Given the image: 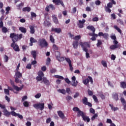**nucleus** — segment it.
<instances>
[{
    "label": "nucleus",
    "instance_id": "obj_22",
    "mask_svg": "<svg viewBox=\"0 0 126 126\" xmlns=\"http://www.w3.org/2000/svg\"><path fill=\"white\" fill-rule=\"evenodd\" d=\"M30 29V33L31 34H34L35 33V29L34 28V26H30L29 27Z\"/></svg>",
    "mask_w": 126,
    "mask_h": 126
},
{
    "label": "nucleus",
    "instance_id": "obj_31",
    "mask_svg": "<svg viewBox=\"0 0 126 126\" xmlns=\"http://www.w3.org/2000/svg\"><path fill=\"white\" fill-rule=\"evenodd\" d=\"M30 10H31V8L30 7H26L23 8V11H28V12H30Z\"/></svg>",
    "mask_w": 126,
    "mask_h": 126
},
{
    "label": "nucleus",
    "instance_id": "obj_62",
    "mask_svg": "<svg viewBox=\"0 0 126 126\" xmlns=\"http://www.w3.org/2000/svg\"><path fill=\"white\" fill-rule=\"evenodd\" d=\"M35 98L36 99H39L41 97V94H37L34 96Z\"/></svg>",
    "mask_w": 126,
    "mask_h": 126
},
{
    "label": "nucleus",
    "instance_id": "obj_57",
    "mask_svg": "<svg viewBox=\"0 0 126 126\" xmlns=\"http://www.w3.org/2000/svg\"><path fill=\"white\" fill-rule=\"evenodd\" d=\"M101 64H102L104 67H107V63L106 62L104 61H101Z\"/></svg>",
    "mask_w": 126,
    "mask_h": 126
},
{
    "label": "nucleus",
    "instance_id": "obj_14",
    "mask_svg": "<svg viewBox=\"0 0 126 126\" xmlns=\"http://www.w3.org/2000/svg\"><path fill=\"white\" fill-rule=\"evenodd\" d=\"M57 113L58 116L61 118V119H64V114L62 111H57Z\"/></svg>",
    "mask_w": 126,
    "mask_h": 126
},
{
    "label": "nucleus",
    "instance_id": "obj_19",
    "mask_svg": "<svg viewBox=\"0 0 126 126\" xmlns=\"http://www.w3.org/2000/svg\"><path fill=\"white\" fill-rule=\"evenodd\" d=\"M87 28L88 30L92 31V32H95V31H96V29L93 26H88Z\"/></svg>",
    "mask_w": 126,
    "mask_h": 126
},
{
    "label": "nucleus",
    "instance_id": "obj_41",
    "mask_svg": "<svg viewBox=\"0 0 126 126\" xmlns=\"http://www.w3.org/2000/svg\"><path fill=\"white\" fill-rule=\"evenodd\" d=\"M30 42L31 43H37V40L35 39L33 37L30 38Z\"/></svg>",
    "mask_w": 126,
    "mask_h": 126
},
{
    "label": "nucleus",
    "instance_id": "obj_15",
    "mask_svg": "<svg viewBox=\"0 0 126 126\" xmlns=\"http://www.w3.org/2000/svg\"><path fill=\"white\" fill-rule=\"evenodd\" d=\"M31 55L32 56V58H33L34 60H36L37 58V52L35 50H33L31 51Z\"/></svg>",
    "mask_w": 126,
    "mask_h": 126
},
{
    "label": "nucleus",
    "instance_id": "obj_50",
    "mask_svg": "<svg viewBox=\"0 0 126 126\" xmlns=\"http://www.w3.org/2000/svg\"><path fill=\"white\" fill-rule=\"evenodd\" d=\"M44 18L45 19H50V16H49V14L48 13L44 14Z\"/></svg>",
    "mask_w": 126,
    "mask_h": 126
},
{
    "label": "nucleus",
    "instance_id": "obj_17",
    "mask_svg": "<svg viewBox=\"0 0 126 126\" xmlns=\"http://www.w3.org/2000/svg\"><path fill=\"white\" fill-rule=\"evenodd\" d=\"M19 30L22 32V33H26L27 32V30L26 28L23 27H20L19 28Z\"/></svg>",
    "mask_w": 126,
    "mask_h": 126
},
{
    "label": "nucleus",
    "instance_id": "obj_26",
    "mask_svg": "<svg viewBox=\"0 0 126 126\" xmlns=\"http://www.w3.org/2000/svg\"><path fill=\"white\" fill-rule=\"evenodd\" d=\"M44 26L50 27L51 26V23L49 21L46 20L44 22Z\"/></svg>",
    "mask_w": 126,
    "mask_h": 126
},
{
    "label": "nucleus",
    "instance_id": "obj_61",
    "mask_svg": "<svg viewBox=\"0 0 126 126\" xmlns=\"http://www.w3.org/2000/svg\"><path fill=\"white\" fill-rule=\"evenodd\" d=\"M108 36H109V34L107 33H103V37L104 38V39H108Z\"/></svg>",
    "mask_w": 126,
    "mask_h": 126
},
{
    "label": "nucleus",
    "instance_id": "obj_28",
    "mask_svg": "<svg viewBox=\"0 0 126 126\" xmlns=\"http://www.w3.org/2000/svg\"><path fill=\"white\" fill-rule=\"evenodd\" d=\"M120 101H121V103H122L123 106L126 104V99H125V98H124L123 97H121Z\"/></svg>",
    "mask_w": 126,
    "mask_h": 126
},
{
    "label": "nucleus",
    "instance_id": "obj_30",
    "mask_svg": "<svg viewBox=\"0 0 126 126\" xmlns=\"http://www.w3.org/2000/svg\"><path fill=\"white\" fill-rule=\"evenodd\" d=\"M55 55L56 57V59H59L61 57V52L59 51H55Z\"/></svg>",
    "mask_w": 126,
    "mask_h": 126
},
{
    "label": "nucleus",
    "instance_id": "obj_21",
    "mask_svg": "<svg viewBox=\"0 0 126 126\" xmlns=\"http://www.w3.org/2000/svg\"><path fill=\"white\" fill-rule=\"evenodd\" d=\"M82 119L83 121L85 122H87V123H89V122H90V118H89L88 116H85V115H84L83 117H82Z\"/></svg>",
    "mask_w": 126,
    "mask_h": 126
},
{
    "label": "nucleus",
    "instance_id": "obj_24",
    "mask_svg": "<svg viewBox=\"0 0 126 126\" xmlns=\"http://www.w3.org/2000/svg\"><path fill=\"white\" fill-rule=\"evenodd\" d=\"M15 76L17 78H20L21 77H22V73H21L19 71H17L15 73Z\"/></svg>",
    "mask_w": 126,
    "mask_h": 126
},
{
    "label": "nucleus",
    "instance_id": "obj_34",
    "mask_svg": "<svg viewBox=\"0 0 126 126\" xmlns=\"http://www.w3.org/2000/svg\"><path fill=\"white\" fill-rule=\"evenodd\" d=\"M54 76L55 78H58L59 79H61L62 80H63L64 79V78L62 76L56 75Z\"/></svg>",
    "mask_w": 126,
    "mask_h": 126
},
{
    "label": "nucleus",
    "instance_id": "obj_2",
    "mask_svg": "<svg viewBox=\"0 0 126 126\" xmlns=\"http://www.w3.org/2000/svg\"><path fill=\"white\" fill-rule=\"evenodd\" d=\"M10 83L11 85L12 86L13 88L16 90V91H21L22 89L24 88V85H22V86L20 87H18L17 86H16L14 84V81H12V80L10 79Z\"/></svg>",
    "mask_w": 126,
    "mask_h": 126
},
{
    "label": "nucleus",
    "instance_id": "obj_43",
    "mask_svg": "<svg viewBox=\"0 0 126 126\" xmlns=\"http://www.w3.org/2000/svg\"><path fill=\"white\" fill-rule=\"evenodd\" d=\"M52 48L54 51L59 50V47L56 44H53Z\"/></svg>",
    "mask_w": 126,
    "mask_h": 126
},
{
    "label": "nucleus",
    "instance_id": "obj_8",
    "mask_svg": "<svg viewBox=\"0 0 126 126\" xmlns=\"http://www.w3.org/2000/svg\"><path fill=\"white\" fill-rule=\"evenodd\" d=\"M66 62L68 63L70 71H73V67L71 64V60L69 58H65Z\"/></svg>",
    "mask_w": 126,
    "mask_h": 126
},
{
    "label": "nucleus",
    "instance_id": "obj_12",
    "mask_svg": "<svg viewBox=\"0 0 126 126\" xmlns=\"http://www.w3.org/2000/svg\"><path fill=\"white\" fill-rule=\"evenodd\" d=\"M52 32H55V33H57V34H60L62 32V29L61 28H52L51 29Z\"/></svg>",
    "mask_w": 126,
    "mask_h": 126
},
{
    "label": "nucleus",
    "instance_id": "obj_47",
    "mask_svg": "<svg viewBox=\"0 0 126 126\" xmlns=\"http://www.w3.org/2000/svg\"><path fill=\"white\" fill-rule=\"evenodd\" d=\"M58 91H59V92H60V93H62V94H65V93H66V92H65V90L64 89H59Z\"/></svg>",
    "mask_w": 126,
    "mask_h": 126
},
{
    "label": "nucleus",
    "instance_id": "obj_1",
    "mask_svg": "<svg viewBox=\"0 0 126 126\" xmlns=\"http://www.w3.org/2000/svg\"><path fill=\"white\" fill-rule=\"evenodd\" d=\"M23 37V34L21 33L20 34H16L15 33H11L10 34V38L12 39V43L11 44V47L13 49V50L15 52H20V49L19 48V46L17 44H16V42L19 41V40H21V38Z\"/></svg>",
    "mask_w": 126,
    "mask_h": 126
},
{
    "label": "nucleus",
    "instance_id": "obj_58",
    "mask_svg": "<svg viewBox=\"0 0 126 126\" xmlns=\"http://www.w3.org/2000/svg\"><path fill=\"white\" fill-rule=\"evenodd\" d=\"M92 21L94 22L98 21H99V18L98 17H95L93 18Z\"/></svg>",
    "mask_w": 126,
    "mask_h": 126
},
{
    "label": "nucleus",
    "instance_id": "obj_40",
    "mask_svg": "<svg viewBox=\"0 0 126 126\" xmlns=\"http://www.w3.org/2000/svg\"><path fill=\"white\" fill-rule=\"evenodd\" d=\"M50 40L51 41V43L55 44V38H54V36H53V35L50 36Z\"/></svg>",
    "mask_w": 126,
    "mask_h": 126
},
{
    "label": "nucleus",
    "instance_id": "obj_13",
    "mask_svg": "<svg viewBox=\"0 0 126 126\" xmlns=\"http://www.w3.org/2000/svg\"><path fill=\"white\" fill-rule=\"evenodd\" d=\"M42 82H44V84H45V85H50V81H49L48 80V79H47V78L46 77H43V80L41 82V83Z\"/></svg>",
    "mask_w": 126,
    "mask_h": 126
},
{
    "label": "nucleus",
    "instance_id": "obj_6",
    "mask_svg": "<svg viewBox=\"0 0 126 126\" xmlns=\"http://www.w3.org/2000/svg\"><path fill=\"white\" fill-rule=\"evenodd\" d=\"M89 82H91V84H93V79L90 76H88V78H87L83 81V83L85 85H87Z\"/></svg>",
    "mask_w": 126,
    "mask_h": 126
},
{
    "label": "nucleus",
    "instance_id": "obj_54",
    "mask_svg": "<svg viewBox=\"0 0 126 126\" xmlns=\"http://www.w3.org/2000/svg\"><path fill=\"white\" fill-rule=\"evenodd\" d=\"M80 110L79 109V108L77 107H74L73 108V111H74V112H78Z\"/></svg>",
    "mask_w": 126,
    "mask_h": 126
},
{
    "label": "nucleus",
    "instance_id": "obj_7",
    "mask_svg": "<svg viewBox=\"0 0 126 126\" xmlns=\"http://www.w3.org/2000/svg\"><path fill=\"white\" fill-rule=\"evenodd\" d=\"M43 77H44V73L42 71H39L38 72V76L36 77L37 81H41L43 80Z\"/></svg>",
    "mask_w": 126,
    "mask_h": 126
},
{
    "label": "nucleus",
    "instance_id": "obj_27",
    "mask_svg": "<svg viewBox=\"0 0 126 126\" xmlns=\"http://www.w3.org/2000/svg\"><path fill=\"white\" fill-rule=\"evenodd\" d=\"M117 48H119V45H112L110 46V50H116Z\"/></svg>",
    "mask_w": 126,
    "mask_h": 126
},
{
    "label": "nucleus",
    "instance_id": "obj_42",
    "mask_svg": "<svg viewBox=\"0 0 126 126\" xmlns=\"http://www.w3.org/2000/svg\"><path fill=\"white\" fill-rule=\"evenodd\" d=\"M99 96L102 99H104L105 98V95L103 94V93L101 92L99 94Z\"/></svg>",
    "mask_w": 126,
    "mask_h": 126
},
{
    "label": "nucleus",
    "instance_id": "obj_63",
    "mask_svg": "<svg viewBox=\"0 0 126 126\" xmlns=\"http://www.w3.org/2000/svg\"><path fill=\"white\" fill-rule=\"evenodd\" d=\"M90 112L92 114H95V110H94V109H93V108H90Z\"/></svg>",
    "mask_w": 126,
    "mask_h": 126
},
{
    "label": "nucleus",
    "instance_id": "obj_56",
    "mask_svg": "<svg viewBox=\"0 0 126 126\" xmlns=\"http://www.w3.org/2000/svg\"><path fill=\"white\" fill-rule=\"evenodd\" d=\"M4 93L6 95H9V90L8 89H5L4 90Z\"/></svg>",
    "mask_w": 126,
    "mask_h": 126
},
{
    "label": "nucleus",
    "instance_id": "obj_5",
    "mask_svg": "<svg viewBox=\"0 0 126 126\" xmlns=\"http://www.w3.org/2000/svg\"><path fill=\"white\" fill-rule=\"evenodd\" d=\"M33 107L34 108H35V109H36L37 110L40 109V111H43V110L45 109V103H36L33 104Z\"/></svg>",
    "mask_w": 126,
    "mask_h": 126
},
{
    "label": "nucleus",
    "instance_id": "obj_29",
    "mask_svg": "<svg viewBox=\"0 0 126 126\" xmlns=\"http://www.w3.org/2000/svg\"><path fill=\"white\" fill-rule=\"evenodd\" d=\"M83 104H85L86 105H87V103H88V98L86 97H84V99H82Z\"/></svg>",
    "mask_w": 126,
    "mask_h": 126
},
{
    "label": "nucleus",
    "instance_id": "obj_39",
    "mask_svg": "<svg viewBox=\"0 0 126 126\" xmlns=\"http://www.w3.org/2000/svg\"><path fill=\"white\" fill-rule=\"evenodd\" d=\"M93 98L94 102H95V103H98V102H99V100H98V98H97V96H96V95L93 94Z\"/></svg>",
    "mask_w": 126,
    "mask_h": 126
},
{
    "label": "nucleus",
    "instance_id": "obj_37",
    "mask_svg": "<svg viewBox=\"0 0 126 126\" xmlns=\"http://www.w3.org/2000/svg\"><path fill=\"white\" fill-rule=\"evenodd\" d=\"M114 29H116L120 33V34L122 33V30H121V29L120 28L118 27L117 26H114Z\"/></svg>",
    "mask_w": 126,
    "mask_h": 126
},
{
    "label": "nucleus",
    "instance_id": "obj_52",
    "mask_svg": "<svg viewBox=\"0 0 126 126\" xmlns=\"http://www.w3.org/2000/svg\"><path fill=\"white\" fill-rule=\"evenodd\" d=\"M106 7L112 8V7H113V3H112V2H109L107 4Z\"/></svg>",
    "mask_w": 126,
    "mask_h": 126
},
{
    "label": "nucleus",
    "instance_id": "obj_10",
    "mask_svg": "<svg viewBox=\"0 0 126 126\" xmlns=\"http://www.w3.org/2000/svg\"><path fill=\"white\" fill-rule=\"evenodd\" d=\"M12 116L13 117H18V118L21 120H22V119H23V116L18 113H17L16 112H15V111L12 112Z\"/></svg>",
    "mask_w": 126,
    "mask_h": 126
},
{
    "label": "nucleus",
    "instance_id": "obj_9",
    "mask_svg": "<svg viewBox=\"0 0 126 126\" xmlns=\"http://www.w3.org/2000/svg\"><path fill=\"white\" fill-rule=\"evenodd\" d=\"M12 112H15V111H12L10 112L6 110V108H5V109H4V111H3L4 116L7 117H9L11 115L12 116Z\"/></svg>",
    "mask_w": 126,
    "mask_h": 126
},
{
    "label": "nucleus",
    "instance_id": "obj_20",
    "mask_svg": "<svg viewBox=\"0 0 126 126\" xmlns=\"http://www.w3.org/2000/svg\"><path fill=\"white\" fill-rule=\"evenodd\" d=\"M52 18L53 19V21L55 24H59V21L58 20V18L56 16V15H54L52 16Z\"/></svg>",
    "mask_w": 126,
    "mask_h": 126
},
{
    "label": "nucleus",
    "instance_id": "obj_16",
    "mask_svg": "<svg viewBox=\"0 0 126 126\" xmlns=\"http://www.w3.org/2000/svg\"><path fill=\"white\" fill-rule=\"evenodd\" d=\"M85 115V114L84 113V112H83V111L80 110L77 113V117H82V118H83Z\"/></svg>",
    "mask_w": 126,
    "mask_h": 126
},
{
    "label": "nucleus",
    "instance_id": "obj_48",
    "mask_svg": "<svg viewBox=\"0 0 126 126\" xmlns=\"http://www.w3.org/2000/svg\"><path fill=\"white\" fill-rule=\"evenodd\" d=\"M94 5H95L94 2H91L90 3V6L91 8H93V9H94Z\"/></svg>",
    "mask_w": 126,
    "mask_h": 126
},
{
    "label": "nucleus",
    "instance_id": "obj_64",
    "mask_svg": "<svg viewBox=\"0 0 126 126\" xmlns=\"http://www.w3.org/2000/svg\"><path fill=\"white\" fill-rule=\"evenodd\" d=\"M57 71V70L55 68H52L50 70L51 73H55Z\"/></svg>",
    "mask_w": 126,
    "mask_h": 126
},
{
    "label": "nucleus",
    "instance_id": "obj_36",
    "mask_svg": "<svg viewBox=\"0 0 126 126\" xmlns=\"http://www.w3.org/2000/svg\"><path fill=\"white\" fill-rule=\"evenodd\" d=\"M7 31H8V30L7 29V28H6V27H3V28H2V32L3 33H6Z\"/></svg>",
    "mask_w": 126,
    "mask_h": 126
},
{
    "label": "nucleus",
    "instance_id": "obj_11",
    "mask_svg": "<svg viewBox=\"0 0 126 126\" xmlns=\"http://www.w3.org/2000/svg\"><path fill=\"white\" fill-rule=\"evenodd\" d=\"M112 99L115 101H119V94L117 93L112 94Z\"/></svg>",
    "mask_w": 126,
    "mask_h": 126
},
{
    "label": "nucleus",
    "instance_id": "obj_53",
    "mask_svg": "<svg viewBox=\"0 0 126 126\" xmlns=\"http://www.w3.org/2000/svg\"><path fill=\"white\" fill-rule=\"evenodd\" d=\"M81 38V36L80 35H77L75 36L74 38V40H76V41H78Z\"/></svg>",
    "mask_w": 126,
    "mask_h": 126
},
{
    "label": "nucleus",
    "instance_id": "obj_44",
    "mask_svg": "<svg viewBox=\"0 0 126 126\" xmlns=\"http://www.w3.org/2000/svg\"><path fill=\"white\" fill-rule=\"evenodd\" d=\"M23 105L24 106V107H29V102H28V101H24L23 102Z\"/></svg>",
    "mask_w": 126,
    "mask_h": 126
},
{
    "label": "nucleus",
    "instance_id": "obj_38",
    "mask_svg": "<svg viewBox=\"0 0 126 126\" xmlns=\"http://www.w3.org/2000/svg\"><path fill=\"white\" fill-rule=\"evenodd\" d=\"M103 43H102V40L99 39L97 40V43L96 44V47H100L101 45H102Z\"/></svg>",
    "mask_w": 126,
    "mask_h": 126
},
{
    "label": "nucleus",
    "instance_id": "obj_46",
    "mask_svg": "<svg viewBox=\"0 0 126 126\" xmlns=\"http://www.w3.org/2000/svg\"><path fill=\"white\" fill-rule=\"evenodd\" d=\"M117 22H118V23H119L121 25H124V21L121 19L117 20Z\"/></svg>",
    "mask_w": 126,
    "mask_h": 126
},
{
    "label": "nucleus",
    "instance_id": "obj_35",
    "mask_svg": "<svg viewBox=\"0 0 126 126\" xmlns=\"http://www.w3.org/2000/svg\"><path fill=\"white\" fill-rule=\"evenodd\" d=\"M105 10L106 12H108V13H111V9L110 7L105 6Z\"/></svg>",
    "mask_w": 126,
    "mask_h": 126
},
{
    "label": "nucleus",
    "instance_id": "obj_59",
    "mask_svg": "<svg viewBox=\"0 0 126 126\" xmlns=\"http://www.w3.org/2000/svg\"><path fill=\"white\" fill-rule=\"evenodd\" d=\"M32 67V64L29 63L26 66V68H28V69H31Z\"/></svg>",
    "mask_w": 126,
    "mask_h": 126
},
{
    "label": "nucleus",
    "instance_id": "obj_55",
    "mask_svg": "<svg viewBox=\"0 0 126 126\" xmlns=\"http://www.w3.org/2000/svg\"><path fill=\"white\" fill-rule=\"evenodd\" d=\"M98 117V114H95L91 118L92 121H94Z\"/></svg>",
    "mask_w": 126,
    "mask_h": 126
},
{
    "label": "nucleus",
    "instance_id": "obj_23",
    "mask_svg": "<svg viewBox=\"0 0 126 126\" xmlns=\"http://www.w3.org/2000/svg\"><path fill=\"white\" fill-rule=\"evenodd\" d=\"M120 87L123 89H126V82H122L120 83Z\"/></svg>",
    "mask_w": 126,
    "mask_h": 126
},
{
    "label": "nucleus",
    "instance_id": "obj_45",
    "mask_svg": "<svg viewBox=\"0 0 126 126\" xmlns=\"http://www.w3.org/2000/svg\"><path fill=\"white\" fill-rule=\"evenodd\" d=\"M57 60L59 62H63L64 61V58L60 56L59 58H57Z\"/></svg>",
    "mask_w": 126,
    "mask_h": 126
},
{
    "label": "nucleus",
    "instance_id": "obj_60",
    "mask_svg": "<svg viewBox=\"0 0 126 126\" xmlns=\"http://www.w3.org/2000/svg\"><path fill=\"white\" fill-rule=\"evenodd\" d=\"M64 81H65L66 83L67 84H70V81L69 80V78H65Z\"/></svg>",
    "mask_w": 126,
    "mask_h": 126
},
{
    "label": "nucleus",
    "instance_id": "obj_25",
    "mask_svg": "<svg viewBox=\"0 0 126 126\" xmlns=\"http://www.w3.org/2000/svg\"><path fill=\"white\" fill-rule=\"evenodd\" d=\"M109 106L111 107L112 111H114V112H115V111H118V110H119V108L118 107H114L113 104H109Z\"/></svg>",
    "mask_w": 126,
    "mask_h": 126
},
{
    "label": "nucleus",
    "instance_id": "obj_51",
    "mask_svg": "<svg viewBox=\"0 0 126 126\" xmlns=\"http://www.w3.org/2000/svg\"><path fill=\"white\" fill-rule=\"evenodd\" d=\"M94 3L96 4V5H100L101 4V1L99 0H97L95 1Z\"/></svg>",
    "mask_w": 126,
    "mask_h": 126
},
{
    "label": "nucleus",
    "instance_id": "obj_4",
    "mask_svg": "<svg viewBox=\"0 0 126 126\" xmlns=\"http://www.w3.org/2000/svg\"><path fill=\"white\" fill-rule=\"evenodd\" d=\"M38 45L41 48H45L48 47V42L44 38L40 39L38 40Z\"/></svg>",
    "mask_w": 126,
    "mask_h": 126
},
{
    "label": "nucleus",
    "instance_id": "obj_3",
    "mask_svg": "<svg viewBox=\"0 0 126 126\" xmlns=\"http://www.w3.org/2000/svg\"><path fill=\"white\" fill-rule=\"evenodd\" d=\"M80 45L83 48L84 52H86V53L88 52V49H87V48H90V44H89L88 42H85L83 43L82 42H80Z\"/></svg>",
    "mask_w": 126,
    "mask_h": 126
},
{
    "label": "nucleus",
    "instance_id": "obj_32",
    "mask_svg": "<svg viewBox=\"0 0 126 126\" xmlns=\"http://www.w3.org/2000/svg\"><path fill=\"white\" fill-rule=\"evenodd\" d=\"M62 0H53V2L56 4V5H60Z\"/></svg>",
    "mask_w": 126,
    "mask_h": 126
},
{
    "label": "nucleus",
    "instance_id": "obj_33",
    "mask_svg": "<svg viewBox=\"0 0 126 126\" xmlns=\"http://www.w3.org/2000/svg\"><path fill=\"white\" fill-rule=\"evenodd\" d=\"M24 5V3H21L19 4L16 5V7L17 8V9H21V7Z\"/></svg>",
    "mask_w": 126,
    "mask_h": 126
},
{
    "label": "nucleus",
    "instance_id": "obj_49",
    "mask_svg": "<svg viewBox=\"0 0 126 126\" xmlns=\"http://www.w3.org/2000/svg\"><path fill=\"white\" fill-rule=\"evenodd\" d=\"M88 93L89 96L93 95V92H92V91L90 90V89L88 90Z\"/></svg>",
    "mask_w": 126,
    "mask_h": 126
},
{
    "label": "nucleus",
    "instance_id": "obj_18",
    "mask_svg": "<svg viewBox=\"0 0 126 126\" xmlns=\"http://www.w3.org/2000/svg\"><path fill=\"white\" fill-rule=\"evenodd\" d=\"M72 45L74 49H77L78 48V41L76 40L73 41Z\"/></svg>",
    "mask_w": 126,
    "mask_h": 126
}]
</instances>
